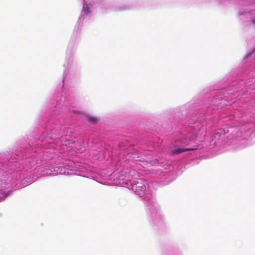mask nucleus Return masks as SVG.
Masks as SVG:
<instances>
[{"mask_svg":"<svg viewBox=\"0 0 255 255\" xmlns=\"http://www.w3.org/2000/svg\"><path fill=\"white\" fill-rule=\"evenodd\" d=\"M145 192V187L144 185L140 184L136 186L135 192L140 197L143 196Z\"/></svg>","mask_w":255,"mask_h":255,"instance_id":"nucleus-1","label":"nucleus"},{"mask_svg":"<svg viewBox=\"0 0 255 255\" xmlns=\"http://www.w3.org/2000/svg\"><path fill=\"white\" fill-rule=\"evenodd\" d=\"M196 149V148H183L180 147H178L172 151V153L174 154H178L181 152L186 151H190V150H194Z\"/></svg>","mask_w":255,"mask_h":255,"instance_id":"nucleus-2","label":"nucleus"},{"mask_svg":"<svg viewBox=\"0 0 255 255\" xmlns=\"http://www.w3.org/2000/svg\"><path fill=\"white\" fill-rule=\"evenodd\" d=\"M87 120L88 121H89L92 123H96L98 122V119L96 117H92V116L87 117Z\"/></svg>","mask_w":255,"mask_h":255,"instance_id":"nucleus-3","label":"nucleus"},{"mask_svg":"<svg viewBox=\"0 0 255 255\" xmlns=\"http://www.w3.org/2000/svg\"><path fill=\"white\" fill-rule=\"evenodd\" d=\"M253 22L255 24V19H254V20H253Z\"/></svg>","mask_w":255,"mask_h":255,"instance_id":"nucleus-5","label":"nucleus"},{"mask_svg":"<svg viewBox=\"0 0 255 255\" xmlns=\"http://www.w3.org/2000/svg\"><path fill=\"white\" fill-rule=\"evenodd\" d=\"M184 143H186V144H188L189 143V142H185V141H183Z\"/></svg>","mask_w":255,"mask_h":255,"instance_id":"nucleus-4","label":"nucleus"}]
</instances>
